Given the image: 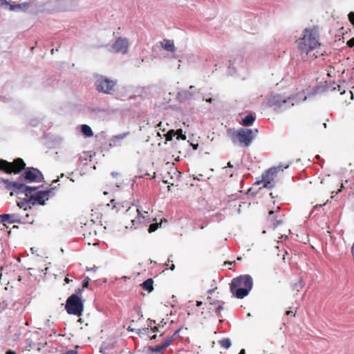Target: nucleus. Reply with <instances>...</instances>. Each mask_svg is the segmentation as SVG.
<instances>
[{
	"mask_svg": "<svg viewBox=\"0 0 354 354\" xmlns=\"http://www.w3.org/2000/svg\"><path fill=\"white\" fill-rule=\"evenodd\" d=\"M111 203L113 205V209H116V212L124 213L123 219L127 225V228H138L141 225H147L151 221L149 208L147 210H142L134 205L129 206L128 203H126L125 205L115 203L114 199L111 201Z\"/></svg>",
	"mask_w": 354,
	"mask_h": 354,
	"instance_id": "obj_1",
	"label": "nucleus"
},
{
	"mask_svg": "<svg viewBox=\"0 0 354 354\" xmlns=\"http://www.w3.org/2000/svg\"><path fill=\"white\" fill-rule=\"evenodd\" d=\"M7 189L10 190V195L14 194H24L25 196L29 198L32 206L35 205H44L45 201H48L53 189L46 191H37V187L27 186L24 183L10 181L8 180H3Z\"/></svg>",
	"mask_w": 354,
	"mask_h": 354,
	"instance_id": "obj_2",
	"label": "nucleus"
},
{
	"mask_svg": "<svg viewBox=\"0 0 354 354\" xmlns=\"http://www.w3.org/2000/svg\"><path fill=\"white\" fill-rule=\"evenodd\" d=\"M320 28L317 25H310L304 29L302 36L296 40L297 48L301 56H308L321 46Z\"/></svg>",
	"mask_w": 354,
	"mask_h": 354,
	"instance_id": "obj_3",
	"label": "nucleus"
},
{
	"mask_svg": "<svg viewBox=\"0 0 354 354\" xmlns=\"http://www.w3.org/2000/svg\"><path fill=\"white\" fill-rule=\"evenodd\" d=\"M252 286L253 280L250 275H241L232 279L230 291L236 298L243 299L249 294Z\"/></svg>",
	"mask_w": 354,
	"mask_h": 354,
	"instance_id": "obj_4",
	"label": "nucleus"
},
{
	"mask_svg": "<svg viewBox=\"0 0 354 354\" xmlns=\"http://www.w3.org/2000/svg\"><path fill=\"white\" fill-rule=\"evenodd\" d=\"M257 129L240 128L237 131L228 130V135L233 142H239L245 147L250 145L254 137L258 133Z\"/></svg>",
	"mask_w": 354,
	"mask_h": 354,
	"instance_id": "obj_5",
	"label": "nucleus"
},
{
	"mask_svg": "<svg viewBox=\"0 0 354 354\" xmlns=\"http://www.w3.org/2000/svg\"><path fill=\"white\" fill-rule=\"evenodd\" d=\"M117 84L115 80L100 75L95 76V86L100 93L113 94L116 91Z\"/></svg>",
	"mask_w": 354,
	"mask_h": 354,
	"instance_id": "obj_6",
	"label": "nucleus"
},
{
	"mask_svg": "<svg viewBox=\"0 0 354 354\" xmlns=\"http://www.w3.org/2000/svg\"><path fill=\"white\" fill-rule=\"evenodd\" d=\"M26 164L21 158H17L13 162H10L6 160H0V171L6 174H19L25 169Z\"/></svg>",
	"mask_w": 354,
	"mask_h": 354,
	"instance_id": "obj_7",
	"label": "nucleus"
},
{
	"mask_svg": "<svg viewBox=\"0 0 354 354\" xmlns=\"http://www.w3.org/2000/svg\"><path fill=\"white\" fill-rule=\"evenodd\" d=\"M65 308L68 314L80 316L83 312L84 306L82 299L76 293L67 299Z\"/></svg>",
	"mask_w": 354,
	"mask_h": 354,
	"instance_id": "obj_8",
	"label": "nucleus"
},
{
	"mask_svg": "<svg viewBox=\"0 0 354 354\" xmlns=\"http://www.w3.org/2000/svg\"><path fill=\"white\" fill-rule=\"evenodd\" d=\"M297 101L295 100L294 96L284 97L280 94H272L268 101L270 106H279L281 107L283 105L286 107H291L294 106Z\"/></svg>",
	"mask_w": 354,
	"mask_h": 354,
	"instance_id": "obj_9",
	"label": "nucleus"
},
{
	"mask_svg": "<svg viewBox=\"0 0 354 354\" xmlns=\"http://www.w3.org/2000/svg\"><path fill=\"white\" fill-rule=\"evenodd\" d=\"M280 170L283 171V169L281 167H274L269 169L262 174L261 180L257 183H263V187L266 188H272L275 185L274 179L277 177V174Z\"/></svg>",
	"mask_w": 354,
	"mask_h": 354,
	"instance_id": "obj_10",
	"label": "nucleus"
},
{
	"mask_svg": "<svg viewBox=\"0 0 354 354\" xmlns=\"http://www.w3.org/2000/svg\"><path fill=\"white\" fill-rule=\"evenodd\" d=\"M284 215L280 214V207H277L276 210H270L267 217L268 224L273 230L284 223Z\"/></svg>",
	"mask_w": 354,
	"mask_h": 354,
	"instance_id": "obj_11",
	"label": "nucleus"
},
{
	"mask_svg": "<svg viewBox=\"0 0 354 354\" xmlns=\"http://www.w3.org/2000/svg\"><path fill=\"white\" fill-rule=\"evenodd\" d=\"M24 178L28 182H40L43 180L44 177L38 169L28 167L25 171Z\"/></svg>",
	"mask_w": 354,
	"mask_h": 354,
	"instance_id": "obj_12",
	"label": "nucleus"
},
{
	"mask_svg": "<svg viewBox=\"0 0 354 354\" xmlns=\"http://www.w3.org/2000/svg\"><path fill=\"white\" fill-rule=\"evenodd\" d=\"M128 47V39L122 37H118L111 46L113 52L122 54L127 53Z\"/></svg>",
	"mask_w": 354,
	"mask_h": 354,
	"instance_id": "obj_13",
	"label": "nucleus"
},
{
	"mask_svg": "<svg viewBox=\"0 0 354 354\" xmlns=\"http://www.w3.org/2000/svg\"><path fill=\"white\" fill-rule=\"evenodd\" d=\"M0 222L3 224V225L7 226L6 223L9 224L12 223H21V218L20 216L17 214H0Z\"/></svg>",
	"mask_w": 354,
	"mask_h": 354,
	"instance_id": "obj_14",
	"label": "nucleus"
},
{
	"mask_svg": "<svg viewBox=\"0 0 354 354\" xmlns=\"http://www.w3.org/2000/svg\"><path fill=\"white\" fill-rule=\"evenodd\" d=\"M209 304L212 306L216 305L219 304L218 307L216 308V313L218 314V316H220V313L221 310H223V301H219L218 299H213L211 297L208 296L207 298Z\"/></svg>",
	"mask_w": 354,
	"mask_h": 354,
	"instance_id": "obj_15",
	"label": "nucleus"
},
{
	"mask_svg": "<svg viewBox=\"0 0 354 354\" xmlns=\"http://www.w3.org/2000/svg\"><path fill=\"white\" fill-rule=\"evenodd\" d=\"M161 46L165 50L169 52H174L176 50V48L173 40L164 39L161 42Z\"/></svg>",
	"mask_w": 354,
	"mask_h": 354,
	"instance_id": "obj_16",
	"label": "nucleus"
},
{
	"mask_svg": "<svg viewBox=\"0 0 354 354\" xmlns=\"http://www.w3.org/2000/svg\"><path fill=\"white\" fill-rule=\"evenodd\" d=\"M28 201L29 198L26 196L24 198L17 201V206L24 210L30 209L32 208V205Z\"/></svg>",
	"mask_w": 354,
	"mask_h": 354,
	"instance_id": "obj_17",
	"label": "nucleus"
},
{
	"mask_svg": "<svg viewBox=\"0 0 354 354\" xmlns=\"http://www.w3.org/2000/svg\"><path fill=\"white\" fill-rule=\"evenodd\" d=\"M179 331L180 329L177 330L171 336H168L164 339L161 344L165 348V349L171 344V343L174 341L176 336L178 335Z\"/></svg>",
	"mask_w": 354,
	"mask_h": 354,
	"instance_id": "obj_18",
	"label": "nucleus"
},
{
	"mask_svg": "<svg viewBox=\"0 0 354 354\" xmlns=\"http://www.w3.org/2000/svg\"><path fill=\"white\" fill-rule=\"evenodd\" d=\"M255 116L253 114L250 113L243 118L241 124L243 126H250L253 124Z\"/></svg>",
	"mask_w": 354,
	"mask_h": 354,
	"instance_id": "obj_19",
	"label": "nucleus"
},
{
	"mask_svg": "<svg viewBox=\"0 0 354 354\" xmlns=\"http://www.w3.org/2000/svg\"><path fill=\"white\" fill-rule=\"evenodd\" d=\"M153 281L152 279H148L142 283V287L144 290L151 292L153 289Z\"/></svg>",
	"mask_w": 354,
	"mask_h": 354,
	"instance_id": "obj_20",
	"label": "nucleus"
},
{
	"mask_svg": "<svg viewBox=\"0 0 354 354\" xmlns=\"http://www.w3.org/2000/svg\"><path fill=\"white\" fill-rule=\"evenodd\" d=\"M147 349L151 353H154L156 354H162V351L165 350V348L161 344H160L156 346H148Z\"/></svg>",
	"mask_w": 354,
	"mask_h": 354,
	"instance_id": "obj_21",
	"label": "nucleus"
},
{
	"mask_svg": "<svg viewBox=\"0 0 354 354\" xmlns=\"http://www.w3.org/2000/svg\"><path fill=\"white\" fill-rule=\"evenodd\" d=\"M81 131L86 137H91L93 134L91 128L87 124H82L81 127Z\"/></svg>",
	"mask_w": 354,
	"mask_h": 354,
	"instance_id": "obj_22",
	"label": "nucleus"
},
{
	"mask_svg": "<svg viewBox=\"0 0 354 354\" xmlns=\"http://www.w3.org/2000/svg\"><path fill=\"white\" fill-rule=\"evenodd\" d=\"M129 132H127V133H121L119 135L114 136L112 138V142H113V145H116V141L124 139V138H126V136L127 135H129Z\"/></svg>",
	"mask_w": 354,
	"mask_h": 354,
	"instance_id": "obj_23",
	"label": "nucleus"
},
{
	"mask_svg": "<svg viewBox=\"0 0 354 354\" xmlns=\"http://www.w3.org/2000/svg\"><path fill=\"white\" fill-rule=\"evenodd\" d=\"M28 7V3H19V4H17V5H10V10H14L17 8H20V9H27Z\"/></svg>",
	"mask_w": 354,
	"mask_h": 354,
	"instance_id": "obj_24",
	"label": "nucleus"
},
{
	"mask_svg": "<svg viewBox=\"0 0 354 354\" xmlns=\"http://www.w3.org/2000/svg\"><path fill=\"white\" fill-rule=\"evenodd\" d=\"M219 344L223 348H228L231 346V342L229 339H223L219 341Z\"/></svg>",
	"mask_w": 354,
	"mask_h": 354,
	"instance_id": "obj_25",
	"label": "nucleus"
},
{
	"mask_svg": "<svg viewBox=\"0 0 354 354\" xmlns=\"http://www.w3.org/2000/svg\"><path fill=\"white\" fill-rule=\"evenodd\" d=\"M175 132H176V136L177 140H186L187 137L185 134L183 133V130L181 129L175 131Z\"/></svg>",
	"mask_w": 354,
	"mask_h": 354,
	"instance_id": "obj_26",
	"label": "nucleus"
},
{
	"mask_svg": "<svg viewBox=\"0 0 354 354\" xmlns=\"http://www.w3.org/2000/svg\"><path fill=\"white\" fill-rule=\"evenodd\" d=\"M176 132L174 129L169 130L165 135V139L167 141L172 140L173 137L176 136Z\"/></svg>",
	"mask_w": 354,
	"mask_h": 354,
	"instance_id": "obj_27",
	"label": "nucleus"
},
{
	"mask_svg": "<svg viewBox=\"0 0 354 354\" xmlns=\"http://www.w3.org/2000/svg\"><path fill=\"white\" fill-rule=\"evenodd\" d=\"M89 281H90V279L88 277H86V279H84L83 281V285H82V289H78L77 291H76V293L77 294H80L82 290L85 288H87L88 286V283H89Z\"/></svg>",
	"mask_w": 354,
	"mask_h": 354,
	"instance_id": "obj_28",
	"label": "nucleus"
},
{
	"mask_svg": "<svg viewBox=\"0 0 354 354\" xmlns=\"http://www.w3.org/2000/svg\"><path fill=\"white\" fill-rule=\"evenodd\" d=\"M159 225L160 224H158L157 223L150 224L149 229H148L149 232L151 233V232H155L158 229Z\"/></svg>",
	"mask_w": 354,
	"mask_h": 354,
	"instance_id": "obj_29",
	"label": "nucleus"
},
{
	"mask_svg": "<svg viewBox=\"0 0 354 354\" xmlns=\"http://www.w3.org/2000/svg\"><path fill=\"white\" fill-rule=\"evenodd\" d=\"M348 18L351 24L354 26V12H349Z\"/></svg>",
	"mask_w": 354,
	"mask_h": 354,
	"instance_id": "obj_30",
	"label": "nucleus"
},
{
	"mask_svg": "<svg viewBox=\"0 0 354 354\" xmlns=\"http://www.w3.org/2000/svg\"><path fill=\"white\" fill-rule=\"evenodd\" d=\"M346 45L349 47V48H353L354 46V37L350 39L347 43H346Z\"/></svg>",
	"mask_w": 354,
	"mask_h": 354,
	"instance_id": "obj_31",
	"label": "nucleus"
},
{
	"mask_svg": "<svg viewBox=\"0 0 354 354\" xmlns=\"http://www.w3.org/2000/svg\"><path fill=\"white\" fill-rule=\"evenodd\" d=\"M64 354H77V351L75 350H71L65 353Z\"/></svg>",
	"mask_w": 354,
	"mask_h": 354,
	"instance_id": "obj_32",
	"label": "nucleus"
},
{
	"mask_svg": "<svg viewBox=\"0 0 354 354\" xmlns=\"http://www.w3.org/2000/svg\"><path fill=\"white\" fill-rule=\"evenodd\" d=\"M302 286H303V285H302L301 283H300V284H299V285H298V284H295V288L297 291H299V288H302Z\"/></svg>",
	"mask_w": 354,
	"mask_h": 354,
	"instance_id": "obj_33",
	"label": "nucleus"
},
{
	"mask_svg": "<svg viewBox=\"0 0 354 354\" xmlns=\"http://www.w3.org/2000/svg\"><path fill=\"white\" fill-rule=\"evenodd\" d=\"M286 314L287 315H292V316H293V317H295V313H293V311H292V310H287V311H286Z\"/></svg>",
	"mask_w": 354,
	"mask_h": 354,
	"instance_id": "obj_34",
	"label": "nucleus"
},
{
	"mask_svg": "<svg viewBox=\"0 0 354 354\" xmlns=\"http://www.w3.org/2000/svg\"><path fill=\"white\" fill-rule=\"evenodd\" d=\"M6 354H16V352L12 350H8L6 352Z\"/></svg>",
	"mask_w": 354,
	"mask_h": 354,
	"instance_id": "obj_35",
	"label": "nucleus"
},
{
	"mask_svg": "<svg viewBox=\"0 0 354 354\" xmlns=\"http://www.w3.org/2000/svg\"><path fill=\"white\" fill-rule=\"evenodd\" d=\"M151 330L153 332H157L158 331V326H153V328H151Z\"/></svg>",
	"mask_w": 354,
	"mask_h": 354,
	"instance_id": "obj_36",
	"label": "nucleus"
},
{
	"mask_svg": "<svg viewBox=\"0 0 354 354\" xmlns=\"http://www.w3.org/2000/svg\"><path fill=\"white\" fill-rule=\"evenodd\" d=\"M205 101L209 102V103H212L214 101V99H212L211 97L210 98H206Z\"/></svg>",
	"mask_w": 354,
	"mask_h": 354,
	"instance_id": "obj_37",
	"label": "nucleus"
},
{
	"mask_svg": "<svg viewBox=\"0 0 354 354\" xmlns=\"http://www.w3.org/2000/svg\"><path fill=\"white\" fill-rule=\"evenodd\" d=\"M174 268H175V266H174V264H171V266L169 267V269H170L171 270H174Z\"/></svg>",
	"mask_w": 354,
	"mask_h": 354,
	"instance_id": "obj_38",
	"label": "nucleus"
},
{
	"mask_svg": "<svg viewBox=\"0 0 354 354\" xmlns=\"http://www.w3.org/2000/svg\"><path fill=\"white\" fill-rule=\"evenodd\" d=\"M202 304H203V303H202V301H196V306H201V305H202Z\"/></svg>",
	"mask_w": 354,
	"mask_h": 354,
	"instance_id": "obj_39",
	"label": "nucleus"
},
{
	"mask_svg": "<svg viewBox=\"0 0 354 354\" xmlns=\"http://www.w3.org/2000/svg\"><path fill=\"white\" fill-rule=\"evenodd\" d=\"M239 354H245V349H241L240 353Z\"/></svg>",
	"mask_w": 354,
	"mask_h": 354,
	"instance_id": "obj_40",
	"label": "nucleus"
},
{
	"mask_svg": "<svg viewBox=\"0 0 354 354\" xmlns=\"http://www.w3.org/2000/svg\"><path fill=\"white\" fill-rule=\"evenodd\" d=\"M214 289L209 290H208V294H209V295H211V294H212V293L214 292Z\"/></svg>",
	"mask_w": 354,
	"mask_h": 354,
	"instance_id": "obj_41",
	"label": "nucleus"
},
{
	"mask_svg": "<svg viewBox=\"0 0 354 354\" xmlns=\"http://www.w3.org/2000/svg\"><path fill=\"white\" fill-rule=\"evenodd\" d=\"M227 167H228L232 168V167H233V165L231 164V162H229L227 163Z\"/></svg>",
	"mask_w": 354,
	"mask_h": 354,
	"instance_id": "obj_42",
	"label": "nucleus"
},
{
	"mask_svg": "<svg viewBox=\"0 0 354 354\" xmlns=\"http://www.w3.org/2000/svg\"><path fill=\"white\" fill-rule=\"evenodd\" d=\"M64 281H66V283H68L70 282V279L67 277L65 278Z\"/></svg>",
	"mask_w": 354,
	"mask_h": 354,
	"instance_id": "obj_43",
	"label": "nucleus"
},
{
	"mask_svg": "<svg viewBox=\"0 0 354 354\" xmlns=\"http://www.w3.org/2000/svg\"><path fill=\"white\" fill-rule=\"evenodd\" d=\"M156 338V335H153L151 337V339H154Z\"/></svg>",
	"mask_w": 354,
	"mask_h": 354,
	"instance_id": "obj_44",
	"label": "nucleus"
},
{
	"mask_svg": "<svg viewBox=\"0 0 354 354\" xmlns=\"http://www.w3.org/2000/svg\"><path fill=\"white\" fill-rule=\"evenodd\" d=\"M59 180L58 179H56L55 180L53 181V183H57Z\"/></svg>",
	"mask_w": 354,
	"mask_h": 354,
	"instance_id": "obj_45",
	"label": "nucleus"
},
{
	"mask_svg": "<svg viewBox=\"0 0 354 354\" xmlns=\"http://www.w3.org/2000/svg\"><path fill=\"white\" fill-rule=\"evenodd\" d=\"M313 56L315 57H317L315 53L313 54Z\"/></svg>",
	"mask_w": 354,
	"mask_h": 354,
	"instance_id": "obj_46",
	"label": "nucleus"
},
{
	"mask_svg": "<svg viewBox=\"0 0 354 354\" xmlns=\"http://www.w3.org/2000/svg\"><path fill=\"white\" fill-rule=\"evenodd\" d=\"M196 147H198V145H194V149H196Z\"/></svg>",
	"mask_w": 354,
	"mask_h": 354,
	"instance_id": "obj_47",
	"label": "nucleus"
},
{
	"mask_svg": "<svg viewBox=\"0 0 354 354\" xmlns=\"http://www.w3.org/2000/svg\"><path fill=\"white\" fill-rule=\"evenodd\" d=\"M196 147H198V145H194V149H196Z\"/></svg>",
	"mask_w": 354,
	"mask_h": 354,
	"instance_id": "obj_48",
	"label": "nucleus"
},
{
	"mask_svg": "<svg viewBox=\"0 0 354 354\" xmlns=\"http://www.w3.org/2000/svg\"><path fill=\"white\" fill-rule=\"evenodd\" d=\"M196 147H198V145H194V149H196Z\"/></svg>",
	"mask_w": 354,
	"mask_h": 354,
	"instance_id": "obj_49",
	"label": "nucleus"
},
{
	"mask_svg": "<svg viewBox=\"0 0 354 354\" xmlns=\"http://www.w3.org/2000/svg\"><path fill=\"white\" fill-rule=\"evenodd\" d=\"M250 192H251V189H248V194H250Z\"/></svg>",
	"mask_w": 354,
	"mask_h": 354,
	"instance_id": "obj_50",
	"label": "nucleus"
},
{
	"mask_svg": "<svg viewBox=\"0 0 354 354\" xmlns=\"http://www.w3.org/2000/svg\"><path fill=\"white\" fill-rule=\"evenodd\" d=\"M352 252H353V254L354 256V250H353V248H352Z\"/></svg>",
	"mask_w": 354,
	"mask_h": 354,
	"instance_id": "obj_51",
	"label": "nucleus"
},
{
	"mask_svg": "<svg viewBox=\"0 0 354 354\" xmlns=\"http://www.w3.org/2000/svg\"><path fill=\"white\" fill-rule=\"evenodd\" d=\"M165 182L166 183H170L169 182H168V180H165Z\"/></svg>",
	"mask_w": 354,
	"mask_h": 354,
	"instance_id": "obj_52",
	"label": "nucleus"
}]
</instances>
